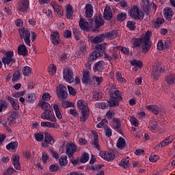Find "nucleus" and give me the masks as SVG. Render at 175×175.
I'll return each mask as SVG.
<instances>
[{"instance_id":"nucleus-1","label":"nucleus","mask_w":175,"mask_h":175,"mask_svg":"<svg viewBox=\"0 0 175 175\" xmlns=\"http://www.w3.org/2000/svg\"><path fill=\"white\" fill-rule=\"evenodd\" d=\"M151 36H152V34H151L150 31H148L144 36L140 38H133L132 40L133 49L142 46V53L147 54L150 51V49H151V41L150 40Z\"/></svg>"},{"instance_id":"nucleus-2","label":"nucleus","mask_w":175,"mask_h":175,"mask_svg":"<svg viewBox=\"0 0 175 175\" xmlns=\"http://www.w3.org/2000/svg\"><path fill=\"white\" fill-rule=\"evenodd\" d=\"M106 43L97 44L96 46V50L93 51L92 53H90V55H89L88 62H92L93 61H95L96 58L102 57L103 55V53H106Z\"/></svg>"},{"instance_id":"nucleus-3","label":"nucleus","mask_w":175,"mask_h":175,"mask_svg":"<svg viewBox=\"0 0 175 175\" xmlns=\"http://www.w3.org/2000/svg\"><path fill=\"white\" fill-rule=\"evenodd\" d=\"M111 99L108 101L109 107H116L120 106V100H122V92L121 91L111 90L110 91Z\"/></svg>"},{"instance_id":"nucleus-4","label":"nucleus","mask_w":175,"mask_h":175,"mask_svg":"<svg viewBox=\"0 0 175 175\" xmlns=\"http://www.w3.org/2000/svg\"><path fill=\"white\" fill-rule=\"evenodd\" d=\"M18 32L21 39H24L27 46H31V31L25 27L19 28Z\"/></svg>"},{"instance_id":"nucleus-5","label":"nucleus","mask_w":175,"mask_h":175,"mask_svg":"<svg viewBox=\"0 0 175 175\" xmlns=\"http://www.w3.org/2000/svg\"><path fill=\"white\" fill-rule=\"evenodd\" d=\"M129 14L131 17L135 18V20H143V18H144V12L139 10V8L135 5L129 10Z\"/></svg>"},{"instance_id":"nucleus-6","label":"nucleus","mask_w":175,"mask_h":175,"mask_svg":"<svg viewBox=\"0 0 175 175\" xmlns=\"http://www.w3.org/2000/svg\"><path fill=\"white\" fill-rule=\"evenodd\" d=\"M57 95L59 100H66L68 98V92H66V87L64 85H59L57 87Z\"/></svg>"},{"instance_id":"nucleus-7","label":"nucleus","mask_w":175,"mask_h":175,"mask_svg":"<svg viewBox=\"0 0 175 175\" xmlns=\"http://www.w3.org/2000/svg\"><path fill=\"white\" fill-rule=\"evenodd\" d=\"M163 72H165V69H163L162 66L156 64L153 66L151 72V77H152L153 80L157 81L159 79V75H161V73H163Z\"/></svg>"},{"instance_id":"nucleus-8","label":"nucleus","mask_w":175,"mask_h":175,"mask_svg":"<svg viewBox=\"0 0 175 175\" xmlns=\"http://www.w3.org/2000/svg\"><path fill=\"white\" fill-rule=\"evenodd\" d=\"M63 77L67 83H73V81H75V75L70 68H66L64 70Z\"/></svg>"},{"instance_id":"nucleus-9","label":"nucleus","mask_w":175,"mask_h":175,"mask_svg":"<svg viewBox=\"0 0 175 175\" xmlns=\"http://www.w3.org/2000/svg\"><path fill=\"white\" fill-rule=\"evenodd\" d=\"M5 57L1 59V61L4 65H12V64H14L16 60L13 58L14 54L12 51H8L5 54Z\"/></svg>"},{"instance_id":"nucleus-10","label":"nucleus","mask_w":175,"mask_h":175,"mask_svg":"<svg viewBox=\"0 0 175 175\" xmlns=\"http://www.w3.org/2000/svg\"><path fill=\"white\" fill-rule=\"evenodd\" d=\"M41 118L42 120H48V121H51V122H56L57 121V118H55L51 110L44 111L41 115Z\"/></svg>"},{"instance_id":"nucleus-11","label":"nucleus","mask_w":175,"mask_h":175,"mask_svg":"<svg viewBox=\"0 0 175 175\" xmlns=\"http://www.w3.org/2000/svg\"><path fill=\"white\" fill-rule=\"evenodd\" d=\"M66 154L69 158H73L75 152L77 150V147L74 144H68L66 148Z\"/></svg>"},{"instance_id":"nucleus-12","label":"nucleus","mask_w":175,"mask_h":175,"mask_svg":"<svg viewBox=\"0 0 175 175\" xmlns=\"http://www.w3.org/2000/svg\"><path fill=\"white\" fill-rule=\"evenodd\" d=\"M29 8V1L21 0L18 8V10L20 12H23V13H25V12H27Z\"/></svg>"},{"instance_id":"nucleus-13","label":"nucleus","mask_w":175,"mask_h":175,"mask_svg":"<svg viewBox=\"0 0 175 175\" xmlns=\"http://www.w3.org/2000/svg\"><path fill=\"white\" fill-rule=\"evenodd\" d=\"M55 141L53 139V137L49 133L44 134V142L42 143V147H47V144H54Z\"/></svg>"},{"instance_id":"nucleus-14","label":"nucleus","mask_w":175,"mask_h":175,"mask_svg":"<svg viewBox=\"0 0 175 175\" xmlns=\"http://www.w3.org/2000/svg\"><path fill=\"white\" fill-rule=\"evenodd\" d=\"M7 99L9 100V102L14 110H19L20 109V103H18V100L14 99L10 96H8Z\"/></svg>"},{"instance_id":"nucleus-15","label":"nucleus","mask_w":175,"mask_h":175,"mask_svg":"<svg viewBox=\"0 0 175 175\" xmlns=\"http://www.w3.org/2000/svg\"><path fill=\"white\" fill-rule=\"evenodd\" d=\"M167 84L168 85H174L175 84V74L174 73H169L165 76V79Z\"/></svg>"},{"instance_id":"nucleus-16","label":"nucleus","mask_w":175,"mask_h":175,"mask_svg":"<svg viewBox=\"0 0 175 175\" xmlns=\"http://www.w3.org/2000/svg\"><path fill=\"white\" fill-rule=\"evenodd\" d=\"M146 110H148V111H152L155 116H158V114H159V110H161L158 105H153L146 106Z\"/></svg>"},{"instance_id":"nucleus-17","label":"nucleus","mask_w":175,"mask_h":175,"mask_svg":"<svg viewBox=\"0 0 175 175\" xmlns=\"http://www.w3.org/2000/svg\"><path fill=\"white\" fill-rule=\"evenodd\" d=\"M12 159L14 167H15L16 170H20L21 169V165H20V155H14Z\"/></svg>"},{"instance_id":"nucleus-18","label":"nucleus","mask_w":175,"mask_h":175,"mask_svg":"<svg viewBox=\"0 0 175 175\" xmlns=\"http://www.w3.org/2000/svg\"><path fill=\"white\" fill-rule=\"evenodd\" d=\"M94 72H102L105 69V62L99 61L93 67Z\"/></svg>"},{"instance_id":"nucleus-19","label":"nucleus","mask_w":175,"mask_h":175,"mask_svg":"<svg viewBox=\"0 0 175 175\" xmlns=\"http://www.w3.org/2000/svg\"><path fill=\"white\" fill-rule=\"evenodd\" d=\"M90 118V109H85L81 111L80 121L81 122H85Z\"/></svg>"},{"instance_id":"nucleus-20","label":"nucleus","mask_w":175,"mask_h":175,"mask_svg":"<svg viewBox=\"0 0 175 175\" xmlns=\"http://www.w3.org/2000/svg\"><path fill=\"white\" fill-rule=\"evenodd\" d=\"M151 4L150 0H142V6L144 12H150L151 10Z\"/></svg>"},{"instance_id":"nucleus-21","label":"nucleus","mask_w":175,"mask_h":175,"mask_svg":"<svg viewBox=\"0 0 175 175\" xmlns=\"http://www.w3.org/2000/svg\"><path fill=\"white\" fill-rule=\"evenodd\" d=\"M113 18V13H111V8L110 7H106L104 10V18L105 20H111Z\"/></svg>"},{"instance_id":"nucleus-22","label":"nucleus","mask_w":175,"mask_h":175,"mask_svg":"<svg viewBox=\"0 0 175 175\" xmlns=\"http://www.w3.org/2000/svg\"><path fill=\"white\" fill-rule=\"evenodd\" d=\"M51 6L54 9L55 12L58 14V16H62V11L61 5H58L55 1L51 2Z\"/></svg>"},{"instance_id":"nucleus-23","label":"nucleus","mask_w":175,"mask_h":175,"mask_svg":"<svg viewBox=\"0 0 175 175\" xmlns=\"http://www.w3.org/2000/svg\"><path fill=\"white\" fill-rule=\"evenodd\" d=\"M77 107H78V109H80V110H82V111H83V110H90L88 109V105L83 100H78Z\"/></svg>"},{"instance_id":"nucleus-24","label":"nucleus","mask_w":175,"mask_h":175,"mask_svg":"<svg viewBox=\"0 0 175 175\" xmlns=\"http://www.w3.org/2000/svg\"><path fill=\"white\" fill-rule=\"evenodd\" d=\"M116 146L118 148H119V150H124V148H125V146H126L125 139H124L122 137H119Z\"/></svg>"},{"instance_id":"nucleus-25","label":"nucleus","mask_w":175,"mask_h":175,"mask_svg":"<svg viewBox=\"0 0 175 175\" xmlns=\"http://www.w3.org/2000/svg\"><path fill=\"white\" fill-rule=\"evenodd\" d=\"M52 43L53 44H59V33L58 31H55L51 34Z\"/></svg>"},{"instance_id":"nucleus-26","label":"nucleus","mask_w":175,"mask_h":175,"mask_svg":"<svg viewBox=\"0 0 175 175\" xmlns=\"http://www.w3.org/2000/svg\"><path fill=\"white\" fill-rule=\"evenodd\" d=\"M79 25L81 28V29H82L83 31H88V27H89V23L88 22H87V21L81 18L79 21Z\"/></svg>"},{"instance_id":"nucleus-27","label":"nucleus","mask_w":175,"mask_h":175,"mask_svg":"<svg viewBox=\"0 0 175 175\" xmlns=\"http://www.w3.org/2000/svg\"><path fill=\"white\" fill-rule=\"evenodd\" d=\"M18 53L20 54V55H23V57H25V55H28V50H27V46L25 45L22 44L18 47Z\"/></svg>"},{"instance_id":"nucleus-28","label":"nucleus","mask_w":175,"mask_h":175,"mask_svg":"<svg viewBox=\"0 0 175 175\" xmlns=\"http://www.w3.org/2000/svg\"><path fill=\"white\" fill-rule=\"evenodd\" d=\"M85 14L87 17L91 18L92 15L94 14V10L92 8V5L91 4H87L85 6Z\"/></svg>"},{"instance_id":"nucleus-29","label":"nucleus","mask_w":175,"mask_h":175,"mask_svg":"<svg viewBox=\"0 0 175 175\" xmlns=\"http://www.w3.org/2000/svg\"><path fill=\"white\" fill-rule=\"evenodd\" d=\"M90 71L88 70H85L83 71V77L82 78V83L85 84H90Z\"/></svg>"},{"instance_id":"nucleus-30","label":"nucleus","mask_w":175,"mask_h":175,"mask_svg":"<svg viewBox=\"0 0 175 175\" xmlns=\"http://www.w3.org/2000/svg\"><path fill=\"white\" fill-rule=\"evenodd\" d=\"M85 54H87V48L85 45H83L79 48V51L76 53V57L79 58L83 57V55H85Z\"/></svg>"},{"instance_id":"nucleus-31","label":"nucleus","mask_w":175,"mask_h":175,"mask_svg":"<svg viewBox=\"0 0 175 175\" xmlns=\"http://www.w3.org/2000/svg\"><path fill=\"white\" fill-rule=\"evenodd\" d=\"M21 77V72L20 71V70H16L14 71V73L12 75V83H16V81H18Z\"/></svg>"},{"instance_id":"nucleus-32","label":"nucleus","mask_w":175,"mask_h":175,"mask_svg":"<svg viewBox=\"0 0 175 175\" xmlns=\"http://www.w3.org/2000/svg\"><path fill=\"white\" fill-rule=\"evenodd\" d=\"M173 14H174V13L173 12V10H172V8H168L165 10L164 16L165 17L166 20H168V21H170V20H172Z\"/></svg>"},{"instance_id":"nucleus-33","label":"nucleus","mask_w":175,"mask_h":175,"mask_svg":"<svg viewBox=\"0 0 175 175\" xmlns=\"http://www.w3.org/2000/svg\"><path fill=\"white\" fill-rule=\"evenodd\" d=\"M94 21L96 28H100V27H102V25H103V18H102L100 16H96L94 18Z\"/></svg>"},{"instance_id":"nucleus-34","label":"nucleus","mask_w":175,"mask_h":175,"mask_svg":"<svg viewBox=\"0 0 175 175\" xmlns=\"http://www.w3.org/2000/svg\"><path fill=\"white\" fill-rule=\"evenodd\" d=\"M53 110L55 111L57 118H58V120H62V113H61V109H59V107L58 106V105H53Z\"/></svg>"},{"instance_id":"nucleus-35","label":"nucleus","mask_w":175,"mask_h":175,"mask_svg":"<svg viewBox=\"0 0 175 175\" xmlns=\"http://www.w3.org/2000/svg\"><path fill=\"white\" fill-rule=\"evenodd\" d=\"M103 34H104V38H107V39L113 40L117 38V32H116V31H111Z\"/></svg>"},{"instance_id":"nucleus-36","label":"nucleus","mask_w":175,"mask_h":175,"mask_svg":"<svg viewBox=\"0 0 175 175\" xmlns=\"http://www.w3.org/2000/svg\"><path fill=\"white\" fill-rule=\"evenodd\" d=\"M98 133H94L93 136V139L92 141V144L94 146L96 150H100V146H99V142L98 141Z\"/></svg>"},{"instance_id":"nucleus-37","label":"nucleus","mask_w":175,"mask_h":175,"mask_svg":"<svg viewBox=\"0 0 175 175\" xmlns=\"http://www.w3.org/2000/svg\"><path fill=\"white\" fill-rule=\"evenodd\" d=\"M66 17L70 19L72 18L73 16V10H72V5L70 4H68L66 8Z\"/></svg>"},{"instance_id":"nucleus-38","label":"nucleus","mask_w":175,"mask_h":175,"mask_svg":"<svg viewBox=\"0 0 175 175\" xmlns=\"http://www.w3.org/2000/svg\"><path fill=\"white\" fill-rule=\"evenodd\" d=\"M113 128L118 131V132H121L122 131V128L121 127V122L118 118L113 120Z\"/></svg>"},{"instance_id":"nucleus-39","label":"nucleus","mask_w":175,"mask_h":175,"mask_svg":"<svg viewBox=\"0 0 175 175\" xmlns=\"http://www.w3.org/2000/svg\"><path fill=\"white\" fill-rule=\"evenodd\" d=\"M93 81L95 87H99V85H100V84L103 81V78L102 77H99L94 76L93 77Z\"/></svg>"},{"instance_id":"nucleus-40","label":"nucleus","mask_w":175,"mask_h":175,"mask_svg":"<svg viewBox=\"0 0 175 175\" xmlns=\"http://www.w3.org/2000/svg\"><path fill=\"white\" fill-rule=\"evenodd\" d=\"M173 142V138L172 137H166L163 141L160 143L161 147H166L168 144H170Z\"/></svg>"},{"instance_id":"nucleus-41","label":"nucleus","mask_w":175,"mask_h":175,"mask_svg":"<svg viewBox=\"0 0 175 175\" xmlns=\"http://www.w3.org/2000/svg\"><path fill=\"white\" fill-rule=\"evenodd\" d=\"M9 106V103L5 99H0V113L3 111V109H6Z\"/></svg>"},{"instance_id":"nucleus-42","label":"nucleus","mask_w":175,"mask_h":175,"mask_svg":"<svg viewBox=\"0 0 175 175\" xmlns=\"http://www.w3.org/2000/svg\"><path fill=\"white\" fill-rule=\"evenodd\" d=\"M120 166L124 167V169H129V159H122L121 162L120 163Z\"/></svg>"},{"instance_id":"nucleus-43","label":"nucleus","mask_w":175,"mask_h":175,"mask_svg":"<svg viewBox=\"0 0 175 175\" xmlns=\"http://www.w3.org/2000/svg\"><path fill=\"white\" fill-rule=\"evenodd\" d=\"M17 147H18V142H11L6 146V148L9 150V151H10V150H16Z\"/></svg>"},{"instance_id":"nucleus-44","label":"nucleus","mask_w":175,"mask_h":175,"mask_svg":"<svg viewBox=\"0 0 175 175\" xmlns=\"http://www.w3.org/2000/svg\"><path fill=\"white\" fill-rule=\"evenodd\" d=\"M35 100H36V96H35L34 94L30 93L27 94L26 102H29V103H33Z\"/></svg>"},{"instance_id":"nucleus-45","label":"nucleus","mask_w":175,"mask_h":175,"mask_svg":"<svg viewBox=\"0 0 175 175\" xmlns=\"http://www.w3.org/2000/svg\"><path fill=\"white\" fill-rule=\"evenodd\" d=\"M165 23V20L162 18H158L155 23L153 25V27L154 28H159V27H161V25H162V24H163Z\"/></svg>"},{"instance_id":"nucleus-46","label":"nucleus","mask_w":175,"mask_h":175,"mask_svg":"<svg viewBox=\"0 0 175 175\" xmlns=\"http://www.w3.org/2000/svg\"><path fill=\"white\" fill-rule=\"evenodd\" d=\"M126 19V14H125V12H122L117 15V21H119V23H122V21H124Z\"/></svg>"},{"instance_id":"nucleus-47","label":"nucleus","mask_w":175,"mask_h":175,"mask_svg":"<svg viewBox=\"0 0 175 175\" xmlns=\"http://www.w3.org/2000/svg\"><path fill=\"white\" fill-rule=\"evenodd\" d=\"M131 64L133 66H135V68H142V66H143V62L137 59L131 61Z\"/></svg>"},{"instance_id":"nucleus-48","label":"nucleus","mask_w":175,"mask_h":175,"mask_svg":"<svg viewBox=\"0 0 175 175\" xmlns=\"http://www.w3.org/2000/svg\"><path fill=\"white\" fill-rule=\"evenodd\" d=\"M40 107L44 110V111H50V104L49 103L42 101L40 104Z\"/></svg>"},{"instance_id":"nucleus-49","label":"nucleus","mask_w":175,"mask_h":175,"mask_svg":"<svg viewBox=\"0 0 175 175\" xmlns=\"http://www.w3.org/2000/svg\"><path fill=\"white\" fill-rule=\"evenodd\" d=\"M32 72V68L29 66H25L23 70V75L24 76H31V72Z\"/></svg>"},{"instance_id":"nucleus-50","label":"nucleus","mask_w":175,"mask_h":175,"mask_svg":"<svg viewBox=\"0 0 175 175\" xmlns=\"http://www.w3.org/2000/svg\"><path fill=\"white\" fill-rule=\"evenodd\" d=\"M104 39H105V34H101L94 38L92 41L94 43H100V42H103Z\"/></svg>"},{"instance_id":"nucleus-51","label":"nucleus","mask_w":175,"mask_h":175,"mask_svg":"<svg viewBox=\"0 0 175 175\" xmlns=\"http://www.w3.org/2000/svg\"><path fill=\"white\" fill-rule=\"evenodd\" d=\"M88 159H90V156L88 155V153L85 152L80 159V162L81 163H85L86 162H88Z\"/></svg>"},{"instance_id":"nucleus-52","label":"nucleus","mask_w":175,"mask_h":175,"mask_svg":"<svg viewBox=\"0 0 175 175\" xmlns=\"http://www.w3.org/2000/svg\"><path fill=\"white\" fill-rule=\"evenodd\" d=\"M59 162L61 166H66V165H68V157L65 156L64 157H61Z\"/></svg>"},{"instance_id":"nucleus-53","label":"nucleus","mask_w":175,"mask_h":175,"mask_svg":"<svg viewBox=\"0 0 175 175\" xmlns=\"http://www.w3.org/2000/svg\"><path fill=\"white\" fill-rule=\"evenodd\" d=\"M107 120L103 119L100 123L97 124V128H107Z\"/></svg>"},{"instance_id":"nucleus-54","label":"nucleus","mask_w":175,"mask_h":175,"mask_svg":"<svg viewBox=\"0 0 175 175\" xmlns=\"http://www.w3.org/2000/svg\"><path fill=\"white\" fill-rule=\"evenodd\" d=\"M41 126H46L47 128H55V124L50 122H42Z\"/></svg>"},{"instance_id":"nucleus-55","label":"nucleus","mask_w":175,"mask_h":175,"mask_svg":"<svg viewBox=\"0 0 175 175\" xmlns=\"http://www.w3.org/2000/svg\"><path fill=\"white\" fill-rule=\"evenodd\" d=\"M49 72L50 75H52V76L55 75V72H57V67L54 66V64H51L49 68Z\"/></svg>"},{"instance_id":"nucleus-56","label":"nucleus","mask_w":175,"mask_h":175,"mask_svg":"<svg viewBox=\"0 0 175 175\" xmlns=\"http://www.w3.org/2000/svg\"><path fill=\"white\" fill-rule=\"evenodd\" d=\"M62 101V105L64 109H68V107H72V106H74L73 103L69 101H65V100Z\"/></svg>"},{"instance_id":"nucleus-57","label":"nucleus","mask_w":175,"mask_h":175,"mask_svg":"<svg viewBox=\"0 0 175 175\" xmlns=\"http://www.w3.org/2000/svg\"><path fill=\"white\" fill-rule=\"evenodd\" d=\"M116 158V154L112 152H107V156L105 157V161H113Z\"/></svg>"},{"instance_id":"nucleus-58","label":"nucleus","mask_w":175,"mask_h":175,"mask_svg":"<svg viewBox=\"0 0 175 175\" xmlns=\"http://www.w3.org/2000/svg\"><path fill=\"white\" fill-rule=\"evenodd\" d=\"M116 77L118 81H120V83H124V81H125V78L122 77V74H121L120 72H116Z\"/></svg>"},{"instance_id":"nucleus-59","label":"nucleus","mask_w":175,"mask_h":175,"mask_svg":"<svg viewBox=\"0 0 175 175\" xmlns=\"http://www.w3.org/2000/svg\"><path fill=\"white\" fill-rule=\"evenodd\" d=\"M34 136L37 142H43V139H44V135H43V133H36Z\"/></svg>"},{"instance_id":"nucleus-60","label":"nucleus","mask_w":175,"mask_h":175,"mask_svg":"<svg viewBox=\"0 0 175 175\" xmlns=\"http://www.w3.org/2000/svg\"><path fill=\"white\" fill-rule=\"evenodd\" d=\"M17 117H18V113H17V112H16L15 111H12L10 116V121L13 122V121H14V120H16Z\"/></svg>"},{"instance_id":"nucleus-61","label":"nucleus","mask_w":175,"mask_h":175,"mask_svg":"<svg viewBox=\"0 0 175 175\" xmlns=\"http://www.w3.org/2000/svg\"><path fill=\"white\" fill-rule=\"evenodd\" d=\"M127 28L129 29L130 31H135V23L133 21H128L126 24Z\"/></svg>"},{"instance_id":"nucleus-62","label":"nucleus","mask_w":175,"mask_h":175,"mask_svg":"<svg viewBox=\"0 0 175 175\" xmlns=\"http://www.w3.org/2000/svg\"><path fill=\"white\" fill-rule=\"evenodd\" d=\"M103 96V94L102 92H98L93 95L92 99L94 100H99V99H102Z\"/></svg>"},{"instance_id":"nucleus-63","label":"nucleus","mask_w":175,"mask_h":175,"mask_svg":"<svg viewBox=\"0 0 175 175\" xmlns=\"http://www.w3.org/2000/svg\"><path fill=\"white\" fill-rule=\"evenodd\" d=\"M149 129L150 131H157V129H158V122H154L150 123Z\"/></svg>"},{"instance_id":"nucleus-64","label":"nucleus","mask_w":175,"mask_h":175,"mask_svg":"<svg viewBox=\"0 0 175 175\" xmlns=\"http://www.w3.org/2000/svg\"><path fill=\"white\" fill-rule=\"evenodd\" d=\"M51 172H57L59 170V165L58 164H52L49 167Z\"/></svg>"}]
</instances>
